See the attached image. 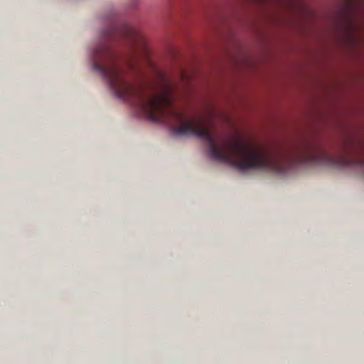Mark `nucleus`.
<instances>
[{"label":"nucleus","mask_w":364,"mask_h":364,"mask_svg":"<svg viewBox=\"0 0 364 364\" xmlns=\"http://www.w3.org/2000/svg\"><path fill=\"white\" fill-rule=\"evenodd\" d=\"M92 60L93 70L102 75L118 98L143 112L151 120L170 124L175 135L195 136L205 141L210 156L216 161L230 164L241 171L266 170L277 174L285 173L294 161L327 166V153L318 148H308L295 155L274 154L248 145L236 136L231 140L223 137L221 144L218 145L203 117L189 118L172 107L173 85L165 76L160 75L159 86L150 90L144 85L129 82L125 77L128 71H134V65L127 62L126 68H123L117 55L105 42L94 49Z\"/></svg>","instance_id":"obj_1"},{"label":"nucleus","mask_w":364,"mask_h":364,"mask_svg":"<svg viewBox=\"0 0 364 364\" xmlns=\"http://www.w3.org/2000/svg\"><path fill=\"white\" fill-rule=\"evenodd\" d=\"M119 32L122 33L125 37L131 39L134 43L140 44L141 48L146 51V43L144 37L139 31L129 25H124L121 31H119L118 26L116 23H113L112 26L105 31L104 36L105 38H112L115 36Z\"/></svg>","instance_id":"obj_2"},{"label":"nucleus","mask_w":364,"mask_h":364,"mask_svg":"<svg viewBox=\"0 0 364 364\" xmlns=\"http://www.w3.org/2000/svg\"><path fill=\"white\" fill-rule=\"evenodd\" d=\"M181 78L186 77L185 74L183 72H181Z\"/></svg>","instance_id":"obj_3"}]
</instances>
